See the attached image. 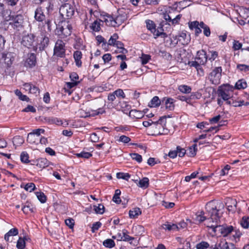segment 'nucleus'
<instances>
[{
    "instance_id": "nucleus-1",
    "label": "nucleus",
    "mask_w": 249,
    "mask_h": 249,
    "mask_svg": "<svg viewBox=\"0 0 249 249\" xmlns=\"http://www.w3.org/2000/svg\"><path fill=\"white\" fill-rule=\"evenodd\" d=\"M205 209L208 214L205 225L211 230L213 235H218L217 231L218 229L217 222L219 220V210L217 208V204L214 201H210L207 203Z\"/></svg>"
},
{
    "instance_id": "nucleus-2",
    "label": "nucleus",
    "mask_w": 249,
    "mask_h": 249,
    "mask_svg": "<svg viewBox=\"0 0 249 249\" xmlns=\"http://www.w3.org/2000/svg\"><path fill=\"white\" fill-rule=\"evenodd\" d=\"M217 233L227 240L237 243L240 241L242 235L240 230L235 226L227 224L219 225Z\"/></svg>"
},
{
    "instance_id": "nucleus-3",
    "label": "nucleus",
    "mask_w": 249,
    "mask_h": 249,
    "mask_svg": "<svg viewBox=\"0 0 249 249\" xmlns=\"http://www.w3.org/2000/svg\"><path fill=\"white\" fill-rule=\"evenodd\" d=\"M208 60L206 52L200 50L197 52L194 61H189L188 65L191 67H194L200 75H203L204 71L202 66H204Z\"/></svg>"
},
{
    "instance_id": "nucleus-4",
    "label": "nucleus",
    "mask_w": 249,
    "mask_h": 249,
    "mask_svg": "<svg viewBox=\"0 0 249 249\" xmlns=\"http://www.w3.org/2000/svg\"><path fill=\"white\" fill-rule=\"evenodd\" d=\"M72 29L71 22L68 20H63L56 25L55 32L59 38L64 39L71 35Z\"/></svg>"
},
{
    "instance_id": "nucleus-5",
    "label": "nucleus",
    "mask_w": 249,
    "mask_h": 249,
    "mask_svg": "<svg viewBox=\"0 0 249 249\" xmlns=\"http://www.w3.org/2000/svg\"><path fill=\"white\" fill-rule=\"evenodd\" d=\"M46 34L45 30L40 31V36H37L36 38V41L33 46L34 51L36 52L38 50L39 51L42 52L48 46L50 39Z\"/></svg>"
},
{
    "instance_id": "nucleus-6",
    "label": "nucleus",
    "mask_w": 249,
    "mask_h": 249,
    "mask_svg": "<svg viewBox=\"0 0 249 249\" xmlns=\"http://www.w3.org/2000/svg\"><path fill=\"white\" fill-rule=\"evenodd\" d=\"M5 19L9 21V25L15 30L20 31L24 27V19L23 16L21 14L10 15L5 18Z\"/></svg>"
},
{
    "instance_id": "nucleus-7",
    "label": "nucleus",
    "mask_w": 249,
    "mask_h": 249,
    "mask_svg": "<svg viewBox=\"0 0 249 249\" xmlns=\"http://www.w3.org/2000/svg\"><path fill=\"white\" fill-rule=\"evenodd\" d=\"M234 87L230 84H223L220 86L217 90V95L223 100H230L232 96Z\"/></svg>"
},
{
    "instance_id": "nucleus-8",
    "label": "nucleus",
    "mask_w": 249,
    "mask_h": 249,
    "mask_svg": "<svg viewBox=\"0 0 249 249\" xmlns=\"http://www.w3.org/2000/svg\"><path fill=\"white\" fill-rule=\"evenodd\" d=\"M75 6L72 4L65 3L62 4L59 8V14L63 18H71L74 14Z\"/></svg>"
},
{
    "instance_id": "nucleus-9",
    "label": "nucleus",
    "mask_w": 249,
    "mask_h": 249,
    "mask_svg": "<svg viewBox=\"0 0 249 249\" xmlns=\"http://www.w3.org/2000/svg\"><path fill=\"white\" fill-rule=\"evenodd\" d=\"M53 55L64 58L66 56L65 43L61 39H58L53 48Z\"/></svg>"
},
{
    "instance_id": "nucleus-10",
    "label": "nucleus",
    "mask_w": 249,
    "mask_h": 249,
    "mask_svg": "<svg viewBox=\"0 0 249 249\" xmlns=\"http://www.w3.org/2000/svg\"><path fill=\"white\" fill-rule=\"evenodd\" d=\"M222 71V67H215L209 75V79L213 84L218 85L220 83Z\"/></svg>"
},
{
    "instance_id": "nucleus-11",
    "label": "nucleus",
    "mask_w": 249,
    "mask_h": 249,
    "mask_svg": "<svg viewBox=\"0 0 249 249\" xmlns=\"http://www.w3.org/2000/svg\"><path fill=\"white\" fill-rule=\"evenodd\" d=\"M36 54L33 53H28L24 60V66L27 68L32 69L35 67L37 63Z\"/></svg>"
},
{
    "instance_id": "nucleus-12",
    "label": "nucleus",
    "mask_w": 249,
    "mask_h": 249,
    "mask_svg": "<svg viewBox=\"0 0 249 249\" xmlns=\"http://www.w3.org/2000/svg\"><path fill=\"white\" fill-rule=\"evenodd\" d=\"M36 36L33 34H28L22 37L21 43L28 48H33L35 46Z\"/></svg>"
},
{
    "instance_id": "nucleus-13",
    "label": "nucleus",
    "mask_w": 249,
    "mask_h": 249,
    "mask_svg": "<svg viewBox=\"0 0 249 249\" xmlns=\"http://www.w3.org/2000/svg\"><path fill=\"white\" fill-rule=\"evenodd\" d=\"M3 1L9 9L14 11L18 12L22 10L20 0H3Z\"/></svg>"
},
{
    "instance_id": "nucleus-14",
    "label": "nucleus",
    "mask_w": 249,
    "mask_h": 249,
    "mask_svg": "<svg viewBox=\"0 0 249 249\" xmlns=\"http://www.w3.org/2000/svg\"><path fill=\"white\" fill-rule=\"evenodd\" d=\"M175 39L177 40V42H179L182 45H185L189 44L191 41V37L189 34H187L186 31H183L176 36Z\"/></svg>"
},
{
    "instance_id": "nucleus-15",
    "label": "nucleus",
    "mask_w": 249,
    "mask_h": 249,
    "mask_svg": "<svg viewBox=\"0 0 249 249\" xmlns=\"http://www.w3.org/2000/svg\"><path fill=\"white\" fill-rule=\"evenodd\" d=\"M31 165L36 166L42 170L49 166L50 161L46 158H40L36 160H31Z\"/></svg>"
},
{
    "instance_id": "nucleus-16",
    "label": "nucleus",
    "mask_w": 249,
    "mask_h": 249,
    "mask_svg": "<svg viewBox=\"0 0 249 249\" xmlns=\"http://www.w3.org/2000/svg\"><path fill=\"white\" fill-rule=\"evenodd\" d=\"M166 123V117H160V118L159 119L158 121L154 122V124L156 125V128L160 129L161 128H162V129L161 131H159L158 132L159 135H163L165 134H166L168 131V129H165L164 128V126L165 125Z\"/></svg>"
},
{
    "instance_id": "nucleus-17",
    "label": "nucleus",
    "mask_w": 249,
    "mask_h": 249,
    "mask_svg": "<svg viewBox=\"0 0 249 249\" xmlns=\"http://www.w3.org/2000/svg\"><path fill=\"white\" fill-rule=\"evenodd\" d=\"M15 54L13 53H3L2 54V58L4 59V63L7 68H9L15 61Z\"/></svg>"
},
{
    "instance_id": "nucleus-18",
    "label": "nucleus",
    "mask_w": 249,
    "mask_h": 249,
    "mask_svg": "<svg viewBox=\"0 0 249 249\" xmlns=\"http://www.w3.org/2000/svg\"><path fill=\"white\" fill-rule=\"evenodd\" d=\"M35 19L38 22H42L47 18L44 12V9L41 6L37 7L35 11Z\"/></svg>"
},
{
    "instance_id": "nucleus-19",
    "label": "nucleus",
    "mask_w": 249,
    "mask_h": 249,
    "mask_svg": "<svg viewBox=\"0 0 249 249\" xmlns=\"http://www.w3.org/2000/svg\"><path fill=\"white\" fill-rule=\"evenodd\" d=\"M162 104L165 105V108L169 111H172L175 108V100L169 97H164L162 100Z\"/></svg>"
},
{
    "instance_id": "nucleus-20",
    "label": "nucleus",
    "mask_w": 249,
    "mask_h": 249,
    "mask_svg": "<svg viewBox=\"0 0 249 249\" xmlns=\"http://www.w3.org/2000/svg\"><path fill=\"white\" fill-rule=\"evenodd\" d=\"M122 111L123 112L126 114H129V116L133 118H136L138 119L139 117L138 116H136L134 114V113H139V111H138L136 109H131V106L128 104H125V107H123L122 106Z\"/></svg>"
},
{
    "instance_id": "nucleus-21",
    "label": "nucleus",
    "mask_w": 249,
    "mask_h": 249,
    "mask_svg": "<svg viewBox=\"0 0 249 249\" xmlns=\"http://www.w3.org/2000/svg\"><path fill=\"white\" fill-rule=\"evenodd\" d=\"M101 23H103V20L96 18L89 26L90 29L95 32H99L101 29Z\"/></svg>"
},
{
    "instance_id": "nucleus-22",
    "label": "nucleus",
    "mask_w": 249,
    "mask_h": 249,
    "mask_svg": "<svg viewBox=\"0 0 249 249\" xmlns=\"http://www.w3.org/2000/svg\"><path fill=\"white\" fill-rule=\"evenodd\" d=\"M73 58L75 62V65L78 68L82 66L81 59L82 58V53L81 51L77 50L73 53Z\"/></svg>"
},
{
    "instance_id": "nucleus-23",
    "label": "nucleus",
    "mask_w": 249,
    "mask_h": 249,
    "mask_svg": "<svg viewBox=\"0 0 249 249\" xmlns=\"http://www.w3.org/2000/svg\"><path fill=\"white\" fill-rule=\"evenodd\" d=\"M103 22H105L107 26H112L114 27L115 18L113 16L106 14L103 16Z\"/></svg>"
},
{
    "instance_id": "nucleus-24",
    "label": "nucleus",
    "mask_w": 249,
    "mask_h": 249,
    "mask_svg": "<svg viewBox=\"0 0 249 249\" xmlns=\"http://www.w3.org/2000/svg\"><path fill=\"white\" fill-rule=\"evenodd\" d=\"M95 39L97 41V45L101 44V47L103 49L107 51V44L106 39L101 35H98L96 36Z\"/></svg>"
},
{
    "instance_id": "nucleus-25",
    "label": "nucleus",
    "mask_w": 249,
    "mask_h": 249,
    "mask_svg": "<svg viewBox=\"0 0 249 249\" xmlns=\"http://www.w3.org/2000/svg\"><path fill=\"white\" fill-rule=\"evenodd\" d=\"M35 208L33 205L28 201H27L25 205L22 207V211L25 214H28L29 212L34 213L35 211Z\"/></svg>"
},
{
    "instance_id": "nucleus-26",
    "label": "nucleus",
    "mask_w": 249,
    "mask_h": 249,
    "mask_svg": "<svg viewBox=\"0 0 249 249\" xmlns=\"http://www.w3.org/2000/svg\"><path fill=\"white\" fill-rule=\"evenodd\" d=\"M44 23L41 27L40 31H41L42 30H45V26H46L47 28V32H51V31L53 29L52 18L48 17L45 20H44Z\"/></svg>"
},
{
    "instance_id": "nucleus-27",
    "label": "nucleus",
    "mask_w": 249,
    "mask_h": 249,
    "mask_svg": "<svg viewBox=\"0 0 249 249\" xmlns=\"http://www.w3.org/2000/svg\"><path fill=\"white\" fill-rule=\"evenodd\" d=\"M123 236H122L121 233H118V236L120 237V239H119V240L123 241L125 242H129L132 241L135 239L134 237H131L128 234V231L126 230H123Z\"/></svg>"
},
{
    "instance_id": "nucleus-28",
    "label": "nucleus",
    "mask_w": 249,
    "mask_h": 249,
    "mask_svg": "<svg viewBox=\"0 0 249 249\" xmlns=\"http://www.w3.org/2000/svg\"><path fill=\"white\" fill-rule=\"evenodd\" d=\"M162 227L165 230L169 231H178L179 227L175 224H172L169 222H166L165 224L162 225Z\"/></svg>"
},
{
    "instance_id": "nucleus-29",
    "label": "nucleus",
    "mask_w": 249,
    "mask_h": 249,
    "mask_svg": "<svg viewBox=\"0 0 249 249\" xmlns=\"http://www.w3.org/2000/svg\"><path fill=\"white\" fill-rule=\"evenodd\" d=\"M155 38H156L158 36H161L162 38H165L167 36L166 33L164 32L162 26H159L157 29L155 28V32L153 33Z\"/></svg>"
},
{
    "instance_id": "nucleus-30",
    "label": "nucleus",
    "mask_w": 249,
    "mask_h": 249,
    "mask_svg": "<svg viewBox=\"0 0 249 249\" xmlns=\"http://www.w3.org/2000/svg\"><path fill=\"white\" fill-rule=\"evenodd\" d=\"M247 87V83L246 80L244 79H241L238 80L235 83L234 89H243Z\"/></svg>"
},
{
    "instance_id": "nucleus-31",
    "label": "nucleus",
    "mask_w": 249,
    "mask_h": 249,
    "mask_svg": "<svg viewBox=\"0 0 249 249\" xmlns=\"http://www.w3.org/2000/svg\"><path fill=\"white\" fill-rule=\"evenodd\" d=\"M137 185L139 187L142 189H146L149 185V179L147 177L143 178L142 179L139 180Z\"/></svg>"
},
{
    "instance_id": "nucleus-32",
    "label": "nucleus",
    "mask_w": 249,
    "mask_h": 249,
    "mask_svg": "<svg viewBox=\"0 0 249 249\" xmlns=\"http://www.w3.org/2000/svg\"><path fill=\"white\" fill-rule=\"evenodd\" d=\"M141 213V209L138 207H136L129 211V216L130 218H135Z\"/></svg>"
},
{
    "instance_id": "nucleus-33",
    "label": "nucleus",
    "mask_w": 249,
    "mask_h": 249,
    "mask_svg": "<svg viewBox=\"0 0 249 249\" xmlns=\"http://www.w3.org/2000/svg\"><path fill=\"white\" fill-rule=\"evenodd\" d=\"M18 233V231L17 228H12L10 229L8 232L4 235V239L6 241H9V237L12 236H16Z\"/></svg>"
},
{
    "instance_id": "nucleus-34",
    "label": "nucleus",
    "mask_w": 249,
    "mask_h": 249,
    "mask_svg": "<svg viewBox=\"0 0 249 249\" xmlns=\"http://www.w3.org/2000/svg\"><path fill=\"white\" fill-rule=\"evenodd\" d=\"M24 139L22 136H15L13 139V143L15 146H19L23 143Z\"/></svg>"
},
{
    "instance_id": "nucleus-35",
    "label": "nucleus",
    "mask_w": 249,
    "mask_h": 249,
    "mask_svg": "<svg viewBox=\"0 0 249 249\" xmlns=\"http://www.w3.org/2000/svg\"><path fill=\"white\" fill-rule=\"evenodd\" d=\"M197 149L196 144H194L192 146L188 148L187 155L190 157H194L196 154Z\"/></svg>"
},
{
    "instance_id": "nucleus-36",
    "label": "nucleus",
    "mask_w": 249,
    "mask_h": 249,
    "mask_svg": "<svg viewBox=\"0 0 249 249\" xmlns=\"http://www.w3.org/2000/svg\"><path fill=\"white\" fill-rule=\"evenodd\" d=\"M20 159L22 163L26 164L30 163L31 164V160H29V156L27 152H22L20 155Z\"/></svg>"
},
{
    "instance_id": "nucleus-37",
    "label": "nucleus",
    "mask_w": 249,
    "mask_h": 249,
    "mask_svg": "<svg viewBox=\"0 0 249 249\" xmlns=\"http://www.w3.org/2000/svg\"><path fill=\"white\" fill-rule=\"evenodd\" d=\"M27 141L31 144H37L39 143V138L36 136L29 133L27 138Z\"/></svg>"
},
{
    "instance_id": "nucleus-38",
    "label": "nucleus",
    "mask_w": 249,
    "mask_h": 249,
    "mask_svg": "<svg viewBox=\"0 0 249 249\" xmlns=\"http://www.w3.org/2000/svg\"><path fill=\"white\" fill-rule=\"evenodd\" d=\"M236 69L242 73H248L249 71V65L238 64Z\"/></svg>"
},
{
    "instance_id": "nucleus-39",
    "label": "nucleus",
    "mask_w": 249,
    "mask_h": 249,
    "mask_svg": "<svg viewBox=\"0 0 249 249\" xmlns=\"http://www.w3.org/2000/svg\"><path fill=\"white\" fill-rule=\"evenodd\" d=\"M21 188H23L26 191H29V192H32L36 189L35 184L33 182L28 183L25 185L23 184H21Z\"/></svg>"
},
{
    "instance_id": "nucleus-40",
    "label": "nucleus",
    "mask_w": 249,
    "mask_h": 249,
    "mask_svg": "<svg viewBox=\"0 0 249 249\" xmlns=\"http://www.w3.org/2000/svg\"><path fill=\"white\" fill-rule=\"evenodd\" d=\"M125 18L122 15H118L115 18L114 27H119L121 25L125 20Z\"/></svg>"
},
{
    "instance_id": "nucleus-41",
    "label": "nucleus",
    "mask_w": 249,
    "mask_h": 249,
    "mask_svg": "<svg viewBox=\"0 0 249 249\" xmlns=\"http://www.w3.org/2000/svg\"><path fill=\"white\" fill-rule=\"evenodd\" d=\"M113 92L115 95L116 98H117L119 100L124 99L126 97L125 94L122 89H118Z\"/></svg>"
},
{
    "instance_id": "nucleus-42",
    "label": "nucleus",
    "mask_w": 249,
    "mask_h": 249,
    "mask_svg": "<svg viewBox=\"0 0 249 249\" xmlns=\"http://www.w3.org/2000/svg\"><path fill=\"white\" fill-rule=\"evenodd\" d=\"M118 36L117 34L115 33L111 36L107 42V50H108L109 46H115V44L117 41V39L118 38Z\"/></svg>"
},
{
    "instance_id": "nucleus-43",
    "label": "nucleus",
    "mask_w": 249,
    "mask_h": 249,
    "mask_svg": "<svg viewBox=\"0 0 249 249\" xmlns=\"http://www.w3.org/2000/svg\"><path fill=\"white\" fill-rule=\"evenodd\" d=\"M106 112L105 108H99L96 110H91L89 111V115L95 116L96 115H102Z\"/></svg>"
},
{
    "instance_id": "nucleus-44",
    "label": "nucleus",
    "mask_w": 249,
    "mask_h": 249,
    "mask_svg": "<svg viewBox=\"0 0 249 249\" xmlns=\"http://www.w3.org/2000/svg\"><path fill=\"white\" fill-rule=\"evenodd\" d=\"M210 247L209 243L206 241H201L198 243L196 246V249H207Z\"/></svg>"
},
{
    "instance_id": "nucleus-45",
    "label": "nucleus",
    "mask_w": 249,
    "mask_h": 249,
    "mask_svg": "<svg viewBox=\"0 0 249 249\" xmlns=\"http://www.w3.org/2000/svg\"><path fill=\"white\" fill-rule=\"evenodd\" d=\"M105 206L102 204H98V206H93V210L97 214H103L105 212Z\"/></svg>"
},
{
    "instance_id": "nucleus-46",
    "label": "nucleus",
    "mask_w": 249,
    "mask_h": 249,
    "mask_svg": "<svg viewBox=\"0 0 249 249\" xmlns=\"http://www.w3.org/2000/svg\"><path fill=\"white\" fill-rule=\"evenodd\" d=\"M103 245L106 248L111 249L115 246V243L113 239H107L103 241Z\"/></svg>"
},
{
    "instance_id": "nucleus-47",
    "label": "nucleus",
    "mask_w": 249,
    "mask_h": 249,
    "mask_svg": "<svg viewBox=\"0 0 249 249\" xmlns=\"http://www.w3.org/2000/svg\"><path fill=\"white\" fill-rule=\"evenodd\" d=\"M200 27L203 29V33L205 36L207 37L210 36V29L208 25H206L203 22H201L200 23Z\"/></svg>"
},
{
    "instance_id": "nucleus-48",
    "label": "nucleus",
    "mask_w": 249,
    "mask_h": 249,
    "mask_svg": "<svg viewBox=\"0 0 249 249\" xmlns=\"http://www.w3.org/2000/svg\"><path fill=\"white\" fill-rule=\"evenodd\" d=\"M241 226L244 229L249 227V216H244L240 221Z\"/></svg>"
},
{
    "instance_id": "nucleus-49",
    "label": "nucleus",
    "mask_w": 249,
    "mask_h": 249,
    "mask_svg": "<svg viewBox=\"0 0 249 249\" xmlns=\"http://www.w3.org/2000/svg\"><path fill=\"white\" fill-rule=\"evenodd\" d=\"M178 89L182 93H189L191 92L192 89L190 86L185 85H181L178 86Z\"/></svg>"
},
{
    "instance_id": "nucleus-50",
    "label": "nucleus",
    "mask_w": 249,
    "mask_h": 249,
    "mask_svg": "<svg viewBox=\"0 0 249 249\" xmlns=\"http://www.w3.org/2000/svg\"><path fill=\"white\" fill-rule=\"evenodd\" d=\"M75 156L78 158H82L84 159H89L92 156V154L89 152L82 151L79 153L75 154Z\"/></svg>"
},
{
    "instance_id": "nucleus-51",
    "label": "nucleus",
    "mask_w": 249,
    "mask_h": 249,
    "mask_svg": "<svg viewBox=\"0 0 249 249\" xmlns=\"http://www.w3.org/2000/svg\"><path fill=\"white\" fill-rule=\"evenodd\" d=\"M146 27L148 30H150L152 33L155 32L156 25L151 20L148 19L146 21Z\"/></svg>"
},
{
    "instance_id": "nucleus-52",
    "label": "nucleus",
    "mask_w": 249,
    "mask_h": 249,
    "mask_svg": "<svg viewBox=\"0 0 249 249\" xmlns=\"http://www.w3.org/2000/svg\"><path fill=\"white\" fill-rule=\"evenodd\" d=\"M83 40L81 38H78L76 40V43L74 45V49L76 50H84L85 46L83 44Z\"/></svg>"
},
{
    "instance_id": "nucleus-53",
    "label": "nucleus",
    "mask_w": 249,
    "mask_h": 249,
    "mask_svg": "<svg viewBox=\"0 0 249 249\" xmlns=\"http://www.w3.org/2000/svg\"><path fill=\"white\" fill-rule=\"evenodd\" d=\"M150 104L151 107H158L160 105L161 102L159 97L155 96L151 99Z\"/></svg>"
},
{
    "instance_id": "nucleus-54",
    "label": "nucleus",
    "mask_w": 249,
    "mask_h": 249,
    "mask_svg": "<svg viewBox=\"0 0 249 249\" xmlns=\"http://www.w3.org/2000/svg\"><path fill=\"white\" fill-rule=\"evenodd\" d=\"M15 93L21 101H28L29 99L26 95H23L20 90L18 89H17L15 90Z\"/></svg>"
},
{
    "instance_id": "nucleus-55",
    "label": "nucleus",
    "mask_w": 249,
    "mask_h": 249,
    "mask_svg": "<svg viewBox=\"0 0 249 249\" xmlns=\"http://www.w3.org/2000/svg\"><path fill=\"white\" fill-rule=\"evenodd\" d=\"M26 238L24 237L23 238L19 237L17 241V248L18 249H24L25 247V240Z\"/></svg>"
},
{
    "instance_id": "nucleus-56",
    "label": "nucleus",
    "mask_w": 249,
    "mask_h": 249,
    "mask_svg": "<svg viewBox=\"0 0 249 249\" xmlns=\"http://www.w3.org/2000/svg\"><path fill=\"white\" fill-rule=\"evenodd\" d=\"M36 195L41 203H44L46 202L47 200V197L43 192H36Z\"/></svg>"
},
{
    "instance_id": "nucleus-57",
    "label": "nucleus",
    "mask_w": 249,
    "mask_h": 249,
    "mask_svg": "<svg viewBox=\"0 0 249 249\" xmlns=\"http://www.w3.org/2000/svg\"><path fill=\"white\" fill-rule=\"evenodd\" d=\"M116 177L118 178H121L127 181L130 178L131 176L128 173L119 172L117 173Z\"/></svg>"
},
{
    "instance_id": "nucleus-58",
    "label": "nucleus",
    "mask_w": 249,
    "mask_h": 249,
    "mask_svg": "<svg viewBox=\"0 0 249 249\" xmlns=\"http://www.w3.org/2000/svg\"><path fill=\"white\" fill-rule=\"evenodd\" d=\"M130 156L132 160H136L138 163H141L142 160V156L138 153H130Z\"/></svg>"
},
{
    "instance_id": "nucleus-59",
    "label": "nucleus",
    "mask_w": 249,
    "mask_h": 249,
    "mask_svg": "<svg viewBox=\"0 0 249 249\" xmlns=\"http://www.w3.org/2000/svg\"><path fill=\"white\" fill-rule=\"evenodd\" d=\"M54 119L55 120H53V124H55L57 125H63L64 127H66L69 124V123L66 120L65 121V123H63L62 120L59 118L54 117Z\"/></svg>"
},
{
    "instance_id": "nucleus-60",
    "label": "nucleus",
    "mask_w": 249,
    "mask_h": 249,
    "mask_svg": "<svg viewBox=\"0 0 249 249\" xmlns=\"http://www.w3.org/2000/svg\"><path fill=\"white\" fill-rule=\"evenodd\" d=\"M209 53L210 55L208 57V60L211 62L214 61L218 56V53L217 51L213 50L209 51Z\"/></svg>"
},
{
    "instance_id": "nucleus-61",
    "label": "nucleus",
    "mask_w": 249,
    "mask_h": 249,
    "mask_svg": "<svg viewBox=\"0 0 249 249\" xmlns=\"http://www.w3.org/2000/svg\"><path fill=\"white\" fill-rule=\"evenodd\" d=\"M118 142H121L124 144L129 143L131 141V139L125 135H121L117 140Z\"/></svg>"
},
{
    "instance_id": "nucleus-62",
    "label": "nucleus",
    "mask_w": 249,
    "mask_h": 249,
    "mask_svg": "<svg viewBox=\"0 0 249 249\" xmlns=\"http://www.w3.org/2000/svg\"><path fill=\"white\" fill-rule=\"evenodd\" d=\"M45 133V130L42 128H38L36 129H34L33 131L29 133L33 134V135L36 136L38 138H39V136L41 134H44Z\"/></svg>"
},
{
    "instance_id": "nucleus-63",
    "label": "nucleus",
    "mask_w": 249,
    "mask_h": 249,
    "mask_svg": "<svg viewBox=\"0 0 249 249\" xmlns=\"http://www.w3.org/2000/svg\"><path fill=\"white\" fill-rule=\"evenodd\" d=\"M177 151L178 152V155L179 157H183L184 156L186 153V150L183 148H182L180 146H177L176 147Z\"/></svg>"
},
{
    "instance_id": "nucleus-64",
    "label": "nucleus",
    "mask_w": 249,
    "mask_h": 249,
    "mask_svg": "<svg viewBox=\"0 0 249 249\" xmlns=\"http://www.w3.org/2000/svg\"><path fill=\"white\" fill-rule=\"evenodd\" d=\"M142 64L145 65L148 63L149 60L151 59V56L149 54H142L141 57Z\"/></svg>"
}]
</instances>
